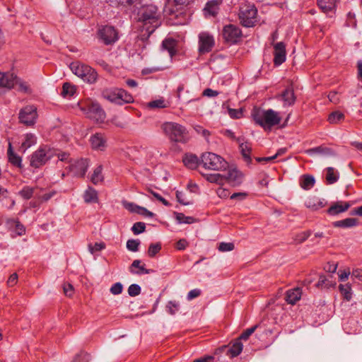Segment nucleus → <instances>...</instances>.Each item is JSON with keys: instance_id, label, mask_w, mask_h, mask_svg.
I'll list each match as a JSON object with an SVG mask.
<instances>
[{"instance_id": "obj_51", "label": "nucleus", "mask_w": 362, "mask_h": 362, "mask_svg": "<svg viewBox=\"0 0 362 362\" xmlns=\"http://www.w3.org/2000/svg\"><path fill=\"white\" fill-rule=\"evenodd\" d=\"M285 152H286V148H281V149H279V150L277 151V153H276L274 156H269V157L257 158V160L258 162H262V161H272V160H273L274 159H275L276 158H277L278 156L283 155Z\"/></svg>"}, {"instance_id": "obj_56", "label": "nucleus", "mask_w": 362, "mask_h": 362, "mask_svg": "<svg viewBox=\"0 0 362 362\" xmlns=\"http://www.w3.org/2000/svg\"><path fill=\"white\" fill-rule=\"evenodd\" d=\"M141 293V288L137 284H132L128 288V293L131 296H136Z\"/></svg>"}, {"instance_id": "obj_52", "label": "nucleus", "mask_w": 362, "mask_h": 362, "mask_svg": "<svg viewBox=\"0 0 362 362\" xmlns=\"http://www.w3.org/2000/svg\"><path fill=\"white\" fill-rule=\"evenodd\" d=\"M145 223L142 222H136L133 225L132 230L135 235H137L144 232L145 230Z\"/></svg>"}, {"instance_id": "obj_38", "label": "nucleus", "mask_w": 362, "mask_h": 362, "mask_svg": "<svg viewBox=\"0 0 362 362\" xmlns=\"http://www.w3.org/2000/svg\"><path fill=\"white\" fill-rule=\"evenodd\" d=\"M9 228L12 229L18 235H22L25 233L24 226L18 221L11 220L8 222Z\"/></svg>"}, {"instance_id": "obj_62", "label": "nucleus", "mask_w": 362, "mask_h": 362, "mask_svg": "<svg viewBox=\"0 0 362 362\" xmlns=\"http://www.w3.org/2000/svg\"><path fill=\"white\" fill-rule=\"evenodd\" d=\"M257 325L246 329L241 334L238 339L247 340L250 337V336L255 331Z\"/></svg>"}, {"instance_id": "obj_16", "label": "nucleus", "mask_w": 362, "mask_h": 362, "mask_svg": "<svg viewBox=\"0 0 362 362\" xmlns=\"http://www.w3.org/2000/svg\"><path fill=\"white\" fill-rule=\"evenodd\" d=\"M274 63L281 65L286 60V46L283 42H277L274 45Z\"/></svg>"}, {"instance_id": "obj_49", "label": "nucleus", "mask_w": 362, "mask_h": 362, "mask_svg": "<svg viewBox=\"0 0 362 362\" xmlns=\"http://www.w3.org/2000/svg\"><path fill=\"white\" fill-rule=\"evenodd\" d=\"M179 308V303L175 300L169 301L166 305L167 312L170 315L175 314L178 311Z\"/></svg>"}, {"instance_id": "obj_64", "label": "nucleus", "mask_w": 362, "mask_h": 362, "mask_svg": "<svg viewBox=\"0 0 362 362\" xmlns=\"http://www.w3.org/2000/svg\"><path fill=\"white\" fill-rule=\"evenodd\" d=\"M123 286L120 283H116L110 288V292L114 295L120 294L122 292Z\"/></svg>"}, {"instance_id": "obj_12", "label": "nucleus", "mask_w": 362, "mask_h": 362, "mask_svg": "<svg viewBox=\"0 0 362 362\" xmlns=\"http://www.w3.org/2000/svg\"><path fill=\"white\" fill-rule=\"evenodd\" d=\"M98 35L102 41L106 44L114 43L118 39V33L114 27L104 26L99 29Z\"/></svg>"}, {"instance_id": "obj_22", "label": "nucleus", "mask_w": 362, "mask_h": 362, "mask_svg": "<svg viewBox=\"0 0 362 362\" xmlns=\"http://www.w3.org/2000/svg\"><path fill=\"white\" fill-rule=\"evenodd\" d=\"M169 101L165 100L163 98L150 101L146 104V107L150 110L163 109L170 106Z\"/></svg>"}, {"instance_id": "obj_47", "label": "nucleus", "mask_w": 362, "mask_h": 362, "mask_svg": "<svg viewBox=\"0 0 362 362\" xmlns=\"http://www.w3.org/2000/svg\"><path fill=\"white\" fill-rule=\"evenodd\" d=\"M335 283L330 281L325 276L321 275L319 277V280L316 284L317 288H329L334 286Z\"/></svg>"}, {"instance_id": "obj_32", "label": "nucleus", "mask_w": 362, "mask_h": 362, "mask_svg": "<svg viewBox=\"0 0 362 362\" xmlns=\"http://www.w3.org/2000/svg\"><path fill=\"white\" fill-rule=\"evenodd\" d=\"M339 290L343 298L346 301H350L352 298V289L350 284H340Z\"/></svg>"}, {"instance_id": "obj_10", "label": "nucleus", "mask_w": 362, "mask_h": 362, "mask_svg": "<svg viewBox=\"0 0 362 362\" xmlns=\"http://www.w3.org/2000/svg\"><path fill=\"white\" fill-rule=\"evenodd\" d=\"M64 161L69 163L67 168L73 173L74 176L83 177L86 174L87 169L89 166L88 160L86 158H81L72 160L68 157V159Z\"/></svg>"}, {"instance_id": "obj_39", "label": "nucleus", "mask_w": 362, "mask_h": 362, "mask_svg": "<svg viewBox=\"0 0 362 362\" xmlns=\"http://www.w3.org/2000/svg\"><path fill=\"white\" fill-rule=\"evenodd\" d=\"M84 200L86 203L97 202L98 193L93 188L89 187L84 194Z\"/></svg>"}, {"instance_id": "obj_2", "label": "nucleus", "mask_w": 362, "mask_h": 362, "mask_svg": "<svg viewBox=\"0 0 362 362\" xmlns=\"http://www.w3.org/2000/svg\"><path fill=\"white\" fill-rule=\"evenodd\" d=\"M54 156H57L59 160L64 161L68 159L69 154L64 152L60 153L57 150L47 146L40 147L35 151L30 158V165L37 168L45 165Z\"/></svg>"}, {"instance_id": "obj_21", "label": "nucleus", "mask_w": 362, "mask_h": 362, "mask_svg": "<svg viewBox=\"0 0 362 362\" xmlns=\"http://www.w3.org/2000/svg\"><path fill=\"white\" fill-rule=\"evenodd\" d=\"M302 293V288L300 287L289 289L286 293V300L288 303L293 305L300 299Z\"/></svg>"}, {"instance_id": "obj_30", "label": "nucleus", "mask_w": 362, "mask_h": 362, "mask_svg": "<svg viewBox=\"0 0 362 362\" xmlns=\"http://www.w3.org/2000/svg\"><path fill=\"white\" fill-rule=\"evenodd\" d=\"M305 205L308 208L313 211L318 210L325 206V203L322 200L317 197L310 198L306 201Z\"/></svg>"}, {"instance_id": "obj_58", "label": "nucleus", "mask_w": 362, "mask_h": 362, "mask_svg": "<svg viewBox=\"0 0 362 362\" xmlns=\"http://www.w3.org/2000/svg\"><path fill=\"white\" fill-rule=\"evenodd\" d=\"M228 115L233 119H239L243 116V111L241 109H232L228 108Z\"/></svg>"}, {"instance_id": "obj_57", "label": "nucleus", "mask_w": 362, "mask_h": 362, "mask_svg": "<svg viewBox=\"0 0 362 362\" xmlns=\"http://www.w3.org/2000/svg\"><path fill=\"white\" fill-rule=\"evenodd\" d=\"M310 235V231H303L298 234L296 235L295 241L298 243H303L305 240H307L309 236Z\"/></svg>"}, {"instance_id": "obj_4", "label": "nucleus", "mask_w": 362, "mask_h": 362, "mask_svg": "<svg viewBox=\"0 0 362 362\" xmlns=\"http://www.w3.org/2000/svg\"><path fill=\"white\" fill-rule=\"evenodd\" d=\"M77 105L81 112L89 119L97 123H103L105 119V113L99 104L90 98L80 100Z\"/></svg>"}, {"instance_id": "obj_46", "label": "nucleus", "mask_w": 362, "mask_h": 362, "mask_svg": "<svg viewBox=\"0 0 362 362\" xmlns=\"http://www.w3.org/2000/svg\"><path fill=\"white\" fill-rule=\"evenodd\" d=\"M344 119V115L339 111H334L332 112L328 117V121L331 124H337Z\"/></svg>"}, {"instance_id": "obj_34", "label": "nucleus", "mask_w": 362, "mask_h": 362, "mask_svg": "<svg viewBox=\"0 0 362 362\" xmlns=\"http://www.w3.org/2000/svg\"><path fill=\"white\" fill-rule=\"evenodd\" d=\"M206 180L211 183H216L219 185L226 184V177L219 173L209 174L205 176Z\"/></svg>"}, {"instance_id": "obj_40", "label": "nucleus", "mask_w": 362, "mask_h": 362, "mask_svg": "<svg viewBox=\"0 0 362 362\" xmlns=\"http://www.w3.org/2000/svg\"><path fill=\"white\" fill-rule=\"evenodd\" d=\"M102 171H103V168L101 165H99L94 169L93 173L91 175V177H90L91 182L93 184L97 185V184L103 182V175L102 174Z\"/></svg>"}, {"instance_id": "obj_3", "label": "nucleus", "mask_w": 362, "mask_h": 362, "mask_svg": "<svg viewBox=\"0 0 362 362\" xmlns=\"http://www.w3.org/2000/svg\"><path fill=\"white\" fill-rule=\"evenodd\" d=\"M252 115L255 122L265 131L271 130L272 127L279 124L281 120L279 112L272 109L265 110L255 107Z\"/></svg>"}, {"instance_id": "obj_25", "label": "nucleus", "mask_w": 362, "mask_h": 362, "mask_svg": "<svg viewBox=\"0 0 362 362\" xmlns=\"http://www.w3.org/2000/svg\"><path fill=\"white\" fill-rule=\"evenodd\" d=\"M315 182V178L309 175H303L300 177L299 181L300 186L305 190L311 189L314 186Z\"/></svg>"}, {"instance_id": "obj_45", "label": "nucleus", "mask_w": 362, "mask_h": 362, "mask_svg": "<svg viewBox=\"0 0 362 362\" xmlns=\"http://www.w3.org/2000/svg\"><path fill=\"white\" fill-rule=\"evenodd\" d=\"M15 85L17 86L18 90L21 92L27 93V92L30 91L29 85L26 82H25V81H22L21 79H20L19 78H18V76L16 75H15L13 86Z\"/></svg>"}, {"instance_id": "obj_37", "label": "nucleus", "mask_w": 362, "mask_h": 362, "mask_svg": "<svg viewBox=\"0 0 362 362\" xmlns=\"http://www.w3.org/2000/svg\"><path fill=\"white\" fill-rule=\"evenodd\" d=\"M176 45H177V42L172 38L165 39L163 42V48L168 51L171 57L173 55H175L176 53V50H175Z\"/></svg>"}, {"instance_id": "obj_61", "label": "nucleus", "mask_w": 362, "mask_h": 362, "mask_svg": "<svg viewBox=\"0 0 362 362\" xmlns=\"http://www.w3.org/2000/svg\"><path fill=\"white\" fill-rule=\"evenodd\" d=\"M89 360V355L84 352H81L72 361V362H88Z\"/></svg>"}, {"instance_id": "obj_26", "label": "nucleus", "mask_w": 362, "mask_h": 362, "mask_svg": "<svg viewBox=\"0 0 362 362\" xmlns=\"http://www.w3.org/2000/svg\"><path fill=\"white\" fill-rule=\"evenodd\" d=\"M183 163L188 168L194 169L198 166L199 158L194 154H186L183 158Z\"/></svg>"}, {"instance_id": "obj_59", "label": "nucleus", "mask_w": 362, "mask_h": 362, "mask_svg": "<svg viewBox=\"0 0 362 362\" xmlns=\"http://www.w3.org/2000/svg\"><path fill=\"white\" fill-rule=\"evenodd\" d=\"M234 249V245L232 243H221L218 245V250L221 252H229Z\"/></svg>"}, {"instance_id": "obj_23", "label": "nucleus", "mask_w": 362, "mask_h": 362, "mask_svg": "<svg viewBox=\"0 0 362 362\" xmlns=\"http://www.w3.org/2000/svg\"><path fill=\"white\" fill-rule=\"evenodd\" d=\"M350 205L347 202H338L330 206L327 211L330 215H337L339 213L346 211Z\"/></svg>"}, {"instance_id": "obj_35", "label": "nucleus", "mask_w": 362, "mask_h": 362, "mask_svg": "<svg viewBox=\"0 0 362 362\" xmlns=\"http://www.w3.org/2000/svg\"><path fill=\"white\" fill-rule=\"evenodd\" d=\"M8 160L13 165L21 167V158L15 153L12 149V145L11 143L8 144Z\"/></svg>"}, {"instance_id": "obj_14", "label": "nucleus", "mask_w": 362, "mask_h": 362, "mask_svg": "<svg viewBox=\"0 0 362 362\" xmlns=\"http://www.w3.org/2000/svg\"><path fill=\"white\" fill-rule=\"evenodd\" d=\"M90 147L94 151H104L107 148V138L102 133H95L89 139Z\"/></svg>"}, {"instance_id": "obj_20", "label": "nucleus", "mask_w": 362, "mask_h": 362, "mask_svg": "<svg viewBox=\"0 0 362 362\" xmlns=\"http://www.w3.org/2000/svg\"><path fill=\"white\" fill-rule=\"evenodd\" d=\"M15 74L12 72H2L0 71V88L11 89L13 88Z\"/></svg>"}, {"instance_id": "obj_28", "label": "nucleus", "mask_w": 362, "mask_h": 362, "mask_svg": "<svg viewBox=\"0 0 362 362\" xmlns=\"http://www.w3.org/2000/svg\"><path fill=\"white\" fill-rule=\"evenodd\" d=\"M243 344L240 340L237 339L228 349L227 354L230 357H235L238 356L243 350Z\"/></svg>"}, {"instance_id": "obj_18", "label": "nucleus", "mask_w": 362, "mask_h": 362, "mask_svg": "<svg viewBox=\"0 0 362 362\" xmlns=\"http://www.w3.org/2000/svg\"><path fill=\"white\" fill-rule=\"evenodd\" d=\"M36 142L37 138L35 134L31 133L25 134L23 135L21 142H19L20 146L18 147V151L24 153L28 148L35 145Z\"/></svg>"}, {"instance_id": "obj_8", "label": "nucleus", "mask_w": 362, "mask_h": 362, "mask_svg": "<svg viewBox=\"0 0 362 362\" xmlns=\"http://www.w3.org/2000/svg\"><path fill=\"white\" fill-rule=\"evenodd\" d=\"M163 130L171 140L177 142H185L187 137L186 129L175 122H166L163 124Z\"/></svg>"}, {"instance_id": "obj_55", "label": "nucleus", "mask_w": 362, "mask_h": 362, "mask_svg": "<svg viewBox=\"0 0 362 362\" xmlns=\"http://www.w3.org/2000/svg\"><path fill=\"white\" fill-rule=\"evenodd\" d=\"M54 194V191L49 192L43 194H36V199H38L40 202H47L50 199Z\"/></svg>"}, {"instance_id": "obj_33", "label": "nucleus", "mask_w": 362, "mask_h": 362, "mask_svg": "<svg viewBox=\"0 0 362 362\" xmlns=\"http://www.w3.org/2000/svg\"><path fill=\"white\" fill-rule=\"evenodd\" d=\"M221 4V0H212L207 3L205 11L210 15L215 16L218 11V6Z\"/></svg>"}, {"instance_id": "obj_6", "label": "nucleus", "mask_w": 362, "mask_h": 362, "mask_svg": "<svg viewBox=\"0 0 362 362\" xmlns=\"http://www.w3.org/2000/svg\"><path fill=\"white\" fill-rule=\"evenodd\" d=\"M201 158L204 167L209 170H222L228 166V163L224 158L211 152L204 153Z\"/></svg>"}, {"instance_id": "obj_53", "label": "nucleus", "mask_w": 362, "mask_h": 362, "mask_svg": "<svg viewBox=\"0 0 362 362\" xmlns=\"http://www.w3.org/2000/svg\"><path fill=\"white\" fill-rule=\"evenodd\" d=\"M328 150L326 148H323L322 146H318L313 148H310L305 151V153L308 154H325L327 153Z\"/></svg>"}, {"instance_id": "obj_13", "label": "nucleus", "mask_w": 362, "mask_h": 362, "mask_svg": "<svg viewBox=\"0 0 362 362\" xmlns=\"http://www.w3.org/2000/svg\"><path fill=\"white\" fill-rule=\"evenodd\" d=\"M215 45L214 37L208 33H201L199 35V51L204 54L211 51Z\"/></svg>"}, {"instance_id": "obj_15", "label": "nucleus", "mask_w": 362, "mask_h": 362, "mask_svg": "<svg viewBox=\"0 0 362 362\" xmlns=\"http://www.w3.org/2000/svg\"><path fill=\"white\" fill-rule=\"evenodd\" d=\"M241 32L240 29L233 25H226L223 29V38L230 42H236L240 37Z\"/></svg>"}, {"instance_id": "obj_5", "label": "nucleus", "mask_w": 362, "mask_h": 362, "mask_svg": "<svg viewBox=\"0 0 362 362\" xmlns=\"http://www.w3.org/2000/svg\"><path fill=\"white\" fill-rule=\"evenodd\" d=\"M69 67L74 74L81 78L85 82L93 83L97 81V72L87 64L76 61L71 63Z\"/></svg>"}, {"instance_id": "obj_29", "label": "nucleus", "mask_w": 362, "mask_h": 362, "mask_svg": "<svg viewBox=\"0 0 362 362\" xmlns=\"http://www.w3.org/2000/svg\"><path fill=\"white\" fill-rule=\"evenodd\" d=\"M358 225V221L356 218H347L344 220L335 221L333 223L334 227L341 228H351Z\"/></svg>"}, {"instance_id": "obj_42", "label": "nucleus", "mask_w": 362, "mask_h": 362, "mask_svg": "<svg viewBox=\"0 0 362 362\" xmlns=\"http://www.w3.org/2000/svg\"><path fill=\"white\" fill-rule=\"evenodd\" d=\"M337 0H317L319 6L324 12L331 11L336 4Z\"/></svg>"}, {"instance_id": "obj_19", "label": "nucleus", "mask_w": 362, "mask_h": 362, "mask_svg": "<svg viewBox=\"0 0 362 362\" xmlns=\"http://www.w3.org/2000/svg\"><path fill=\"white\" fill-rule=\"evenodd\" d=\"M226 177V183H228L232 186H236L242 182V175L235 168H230L227 172Z\"/></svg>"}, {"instance_id": "obj_1", "label": "nucleus", "mask_w": 362, "mask_h": 362, "mask_svg": "<svg viewBox=\"0 0 362 362\" xmlns=\"http://www.w3.org/2000/svg\"><path fill=\"white\" fill-rule=\"evenodd\" d=\"M137 18L138 21L143 24L148 36L160 25V13L153 4L141 6L138 11Z\"/></svg>"}, {"instance_id": "obj_31", "label": "nucleus", "mask_w": 362, "mask_h": 362, "mask_svg": "<svg viewBox=\"0 0 362 362\" xmlns=\"http://www.w3.org/2000/svg\"><path fill=\"white\" fill-rule=\"evenodd\" d=\"M237 141L239 144V147L240 151L242 153L243 156L245 158L246 160L249 161L250 159V151L251 146L247 142H243V139H238Z\"/></svg>"}, {"instance_id": "obj_36", "label": "nucleus", "mask_w": 362, "mask_h": 362, "mask_svg": "<svg viewBox=\"0 0 362 362\" xmlns=\"http://www.w3.org/2000/svg\"><path fill=\"white\" fill-rule=\"evenodd\" d=\"M141 262L140 260L136 259L132 264L131 272L136 273L137 274H149L151 270L146 269L144 268V265H141Z\"/></svg>"}, {"instance_id": "obj_9", "label": "nucleus", "mask_w": 362, "mask_h": 362, "mask_svg": "<svg viewBox=\"0 0 362 362\" xmlns=\"http://www.w3.org/2000/svg\"><path fill=\"white\" fill-rule=\"evenodd\" d=\"M239 17L243 26L252 27L258 21L257 9L253 4H245L240 8Z\"/></svg>"}, {"instance_id": "obj_50", "label": "nucleus", "mask_w": 362, "mask_h": 362, "mask_svg": "<svg viewBox=\"0 0 362 362\" xmlns=\"http://www.w3.org/2000/svg\"><path fill=\"white\" fill-rule=\"evenodd\" d=\"M176 219L180 223H192L195 219L192 216H186L182 213L176 214Z\"/></svg>"}, {"instance_id": "obj_27", "label": "nucleus", "mask_w": 362, "mask_h": 362, "mask_svg": "<svg viewBox=\"0 0 362 362\" xmlns=\"http://www.w3.org/2000/svg\"><path fill=\"white\" fill-rule=\"evenodd\" d=\"M139 0H105V1L113 7H127L136 5Z\"/></svg>"}, {"instance_id": "obj_43", "label": "nucleus", "mask_w": 362, "mask_h": 362, "mask_svg": "<svg viewBox=\"0 0 362 362\" xmlns=\"http://www.w3.org/2000/svg\"><path fill=\"white\" fill-rule=\"evenodd\" d=\"M35 188L30 186H24L18 192V194L24 199H30L35 194Z\"/></svg>"}, {"instance_id": "obj_24", "label": "nucleus", "mask_w": 362, "mask_h": 362, "mask_svg": "<svg viewBox=\"0 0 362 362\" xmlns=\"http://www.w3.org/2000/svg\"><path fill=\"white\" fill-rule=\"evenodd\" d=\"M279 98L284 102L285 105H291L296 100L293 90L291 87L286 88L280 95Z\"/></svg>"}, {"instance_id": "obj_41", "label": "nucleus", "mask_w": 362, "mask_h": 362, "mask_svg": "<svg viewBox=\"0 0 362 362\" xmlns=\"http://www.w3.org/2000/svg\"><path fill=\"white\" fill-rule=\"evenodd\" d=\"M326 172V180L329 184H333L336 182L339 178V175L335 171L334 168L332 167L327 168L325 169Z\"/></svg>"}, {"instance_id": "obj_7", "label": "nucleus", "mask_w": 362, "mask_h": 362, "mask_svg": "<svg viewBox=\"0 0 362 362\" xmlns=\"http://www.w3.org/2000/svg\"><path fill=\"white\" fill-rule=\"evenodd\" d=\"M103 95L105 98L117 105L131 103L134 101L132 95L123 89H107L103 91Z\"/></svg>"}, {"instance_id": "obj_44", "label": "nucleus", "mask_w": 362, "mask_h": 362, "mask_svg": "<svg viewBox=\"0 0 362 362\" xmlns=\"http://www.w3.org/2000/svg\"><path fill=\"white\" fill-rule=\"evenodd\" d=\"M76 88L70 83H64L62 86V95L64 97L72 96L76 92Z\"/></svg>"}, {"instance_id": "obj_63", "label": "nucleus", "mask_w": 362, "mask_h": 362, "mask_svg": "<svg viewBox=\"0 0 362 362\" xmlns=\"http://www.w3.org/2000/svg\"><path fill=\"white\" fill-rule=\"evenodd\" d=\"M194 129L197 134H201L203 136L205 139H207L209 136L210 135L209 132L207 129H204L202 127L199 125H195L194 127Z\"/></svg>"}, {"instance_id": "obj_60", "label": "nucleus", "mask_w": 362, "mask_h": 362, "mask_svg": "<svg viewBox=\"0 0 362 362\" xmlns=\"http://www.w3.org/2000/svg\"><path fill=\"white\" fill-rule=\"evenodd\" d=\"M105 245L103 243H95L94 245H89L88 248L89 251L93 254L95 252H98L104 249Z\"/></svg>"}, {"instance_id": "obj_48", "label": "nucleus", "mask_w": 362, "mask_h": 362, "mask_svg": "<svg viewBox=\"0 0 362 362\" xmlns=\"http://www.w3.org/2000/svg\"><path fill=\"white\" fill-rule=\"evenodd\" d=\"M161 250V244L160 243H151L148 249V255L150 257H153Z\"/></svg>"}, {"instance_id": "obj_17", "label": "nucleus", "mask_w": 362, "mask_h": 362, "mask_svg": "<svg viewBox=\"0 0 362 362\" xmlns=\"http://www.w3.org/2000/svg\"><path fill=\"white\" fill-rule=\"evenodd\" d=\"M122 205L130 212L136 213L147 217H153V214L147 210L146 208L139 206L134 203L124 201L122 202Z\"/></svg>"}, {"instance_id": "obj_54", "label": "nucleus", "mask_w": 362, "mask_h": 362, "mask_svg": "<svg viewBox=\"0 0 362 362\" xmlns=\"http://www.w3.org/2000/svg\"><path fill=\"white\" fill-rule=\"evenodd\" d=\"M140 244L138 240H129L127 243V247L129 250L136 252L138 250Z\"/></svg>"}, {"instance_id": "obj_11", "label": "nucleus", "mask_w": 362, "mask_h": 362, "mask_svg": "<svg viewBox=\"0 0 362 362\" xmlns=\"http://www.w3.org/2000/svg\"><path fill=\"white\" fill-rule=\"evenodd\" d=\"M37 116V108L33 105H28L21 110L19 120L27 126H31L35 123Z\"/></svg>"}]
</instances>
